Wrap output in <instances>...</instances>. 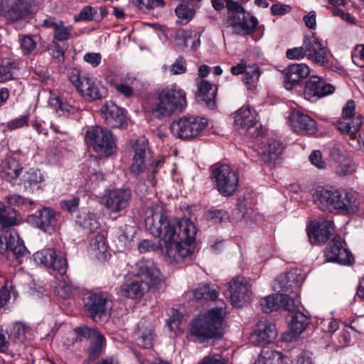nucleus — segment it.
Wrapping results in <instances>:
<instances>
[{
    "label": "nucleus",
    "instance_id": "1",
    "mask_svg": "<svg viewBox=\"0 0 364 364\" xmlns=\"http://www.w3.org/2000/svg\"><path fill=\"white\" fill-rule=\"evenodd\" d=\"M144 223L151 235L164 240L162 251L168 257L178 261L191 255L197 228L190 219H169L161 205H154L147 210Z\"/></svg>",
    "mask_w": 364,
    "mask_h": 364
},
{
    "label": "nucleus",
    "instance_id": "2",
    "mask_svg": "<svg viewBox=\"0 0 364 364\" xmlns=\"http://www.w3.org/2000/svg\"><path fill=\"white\" fill-rule=\"evenodd\" d=\"M134 276L121 285L122 296L138 299L144 295L151 287L159 281L160 272L151 259H142L135 264Z\"/></svg>",
    "mask_w": 364,
    "mask_h": 364
},
{
    "label": "nucleus",
    "instance_id": "3",
    "mask_svg": "<svg viewBox=\"0 0 364 364\" xmlns=\"http://www.w3.org/2000/svg\"><path fill=\"white\" fill-rule=\"evenodd\" d=\"M225 309L213 308L203 315L193 319L190 323L189 334L200 342L213 338H220L223 334Z\"/></svg>",
    "mask_w": 364,
    "mask_h": 364
},
{
    "label": "nucleus",
    "instance_id": "4",
    "mask_svg": "<svg viewBox=\"0 0 364 364\" xmlns=\"http://www.w3.org/2000/svg\"><path fill=\"white\" fill-rule=\"evenodd\" d=\"M186 106V92L183 90L166 87L159 92L152 114L158 119L168 117L181 112Z\"/></svg>",
    "mask_w": 364,
    "mask_h": 364
},
{
    "label": "nucleus",
    "instance_id": "5",
    "mask_svg": "<svg viewBox=\"0 0 364 364\" xmlns=\"http://www.w3.org/2000/svg\"><path fill=\"white\" fill-rule=\"evenodd\" d=\"M36 11L35 0H0V14L8 25L28 22Z\"/></svg>",
    "mask_w": 364,
    "mask_h": 364
},
{
    "label": "nucleus",
    "instance_id": "6",
    "mask_svg": "<svg viewBox=\"0 0 364 364\" xmlns=\"http://www.w3.org/2000/svg\"><path fill=\"white\" fill-rule=\"evenodd\" d=\"M134 155L133 162L130 166V173L137 177L144 173L149 168H151V175L147 178L152 185L154 184V175L156 173V168L161 164V161H151L152 152L149 148L148 140L144 136L138 138L133 144Z\"/></svg>",
    "mask_w": 364,
    "mask_h": 364
},
{
    "label": "nucleus",
    "instance_id": "7",
    "mask_svg": "<svg viewBox=\"0 0 364 364\" xmlns=\"http://www.w3.org/2000/svg\"><path fill=\"white\" fill-rule=\"evenodd\" d=\"M226 8L228 14L227 24L235 28V33L246 36L255 30L257 26V18L247 12L240 3L226 0Z\"/></svg>",
    "mask_w": 364,
    "mask_h": 364
},
{
    "label": "nucleus",
    "instance_id": "8",
    "mask_svg": "<svg viewBox=\"0 0 364 364\" xmlns=\"http://www.w3.org/2000/svg\"><path fill=\"white\" fill-rule=\"evenodd\" d=\"M214 187L225 197L232 196L238 187V176L228 164H216L212 168Z\"/></svg>",
    "mask_w": 364,
    "mask_h": 364
},
{
    "label": "nucleus",
    "instance_id": "9",
    "mask_svg": "<svg viewBox=\"0 0 364 364\" xmlns=\"http://www.w3.org/2000/svg\"><path fill=\"white\" fill-rule=\"evenodd\" d=\"M69 80L81 96L87 101L100 100L107 95L105 87L96 83L89 76L81 75L77 69L73 68L71 70Z\"/></svg>",
    "mask_w": 364,
    "mask_h": 364
},
{
    "label": "nucleus",
    "instance_id": "10",
    "mask_svg": "<svg viewBox=\"0 0 364 364\" xmlns=\"http://www.w3.org/2000/svg\"><path fill=\"white\" fill-rule=\"evenodd\" d=\"M208 120L205 118L193 116H183L171 124L173 134L180 139L195 138L206 127Z\"/></svg>",
    "mask_w": 364,
    "mask_h": 364
},
{
    "label": "nucleus",
    "instance_id": "11",
    "mask_svg": "<svg viewBox=\"0 0 364 364\" xmlns=\"http://www.w3.org/2000/svg\"><path fill=\"white\" fill-rule=\"evenodd\" d=\"M85 141L92 149L100 154H112L115 149L112 133L107 128L94 127L85 134Z\"/></svg>",
    "mask_w": 364,
    "mask_h": 364
},
{
    "label": "nucleus",
    "instance_id": "12",
    "mask_svg": "<svg viewBox=\"0 0 364 364\" xmlns=\"http://www.w3.org/2000/svg\"><path fill=\"white\" fill-rule=\"evenodd\" d=\"M314 201L323 211L333 214L341 212V191L332 186H319L313 195Z\"/></svg>",
    "mask_w": 364,
    "mask_h": 364
},
{
    "label": "nucleus",
    "instance_id": "13",
    "mask_svg": "<svg viewBox=\"0 0 364 364\" xmlns=\"http://www.w3.org/2000/svg\"><path fill=\"white\" fill-rule=\"evenodd\" d=\"M33 259L38 264L53 268L61 276H63L68 269V262L62 252H57L53 248H46L36 252L33 255Z\"/></svg>",
    "mask_w": 364,
    "mask_h": 364
},
{
    "label": "nucleus",
    "instance_id": "14",
    "mask_svg": "<svg viewBox=\"0 0 364 364\" xmlns=\"http://www.w3.org/2000/svg\"><path fill=\"white\" fill-rule=\"evenodd\" d=\"M108 296L104 292H89L85 299V310L95 322L101 321L107 314Z\"/></svg>",
    "mask_w": 364,
    "mask_h": 364
},
{
    "label": "nucleus",
    "instance_id": "15",
    "mask_svg": "<svg viewBox=\"0 0 364 364\" xmlns=\"http://www.w3.org/2000/svg\"><path fill=\"white\" fill-rule=\"evenodd\" d=\"M60 214L50 208H43L28 218L29 223L45 232L51 234L58 225Z\"/></svg>",
    "mask_w": 364,
    "mask_h": 364
},
{
    "label": "nucleus",
    "instance_id": "16",
    "mask_svg": "<svg viewBox=\"0 0 364 364\" xmlns=\"http://www.w3.org/2000/svg\"><path fill=\"white\" fill-rule=\"evenodd\" d=\"M303 45L306 56L309 60L320 65L328 63V52L315 33L311 32L310 35L306 36Z\"/></svg>",
    "mask_w": 364,
    "mask_h": 364
},
{
    "label": "nucleus",
    "instance_id": "17",
    "mask_svg": "<svg viewBox=\"0 0 364 364\" xmlns=\"http://www.w3.org/2000/svg\"><path fill=\"white\" fill-rule=\"evenodd\" d=\"M354 100H349L343 107V134H347L351 139H355L357 132L363 124V117L355 112Z\"/></svg>",
    "mask_w": 364,
    "mask_h": 364
},
{
    "label": "nucleus",
    "instance_id": "18",
    "mask_svg": "<svg viewBox=\"0 0 364 364\" xmlns=\"http://www.w3.org/2000/svg\"><path fill=\"white\" fill-rule=\"evenodd\" d=\"M230 299L232 303L238 307L251 300V287L247 279L243 277H237L233 279L230 283Z\"/></svg>",
    "mask_w": 364,
    "mask_h": 364
},
{
    "label": "nucleus",
    "instance_id": "19",
    "mask_svg": "<svg viewBox=\"0 0 364 364\" xmlns=\"http://www.w3.org/2000/svg\"><path fill=\"white\" fill-rule=\"evenodd\" d=\"M260 306L265 313H270L280 309L292 311L295 308V301L288 294H277L261 299Z\"/></svg>",
    "mask_w": 364,
    "mask_h": 364
},
{
    "label": "nucleus",
    "instance_id": "20",
    "mask_svg": "<svg viewBox=\"0 0 364 364\" xmlns=\"http://www.w3.org/2000/svg\"><path fill=\"white\" fill-rule=\"evenodd\" d=\"M335 87L324 79L313 75L306 81L304 95L309 100L312 97L321 98L333 93Z\"/></svg>",
    "mask_w": 364,
    "mask_h": 364
},
{
    "label": "nucleus",
    "instance_id": "21",
    "mask_svg": "<svg viewBox=\"0 0 364 364\" xmlns=\"http://www.w3.org/2000/svg\"><path fill=\"white\" fill-rule=\"evenodd\" d=\"M289 121L294 132L299 134L312 135L317 132L316 122L298 110H293L291 112Z\"/></svg>",
    "mask_w": 364,
    "mask_h": 364
},
{
    "label": "nucleus",
    "instance_id": "22",
    "mask_svg": "<svg viewBox=\"0 0 364 364\" xmlns=\"http://www.w3.org/2000/svg\"><path fill=\"white\" fill-rule=\"evenodd\" d=\"M131 196L132 192L129 188L112 190L104 196V204L111 211L119 212L127 207Z\"/></svg>",
    "mask_w": 364,
    "mask_h": 364
},
{
    "label": "nucleus",
    "instance_id": "23",
    "mask_svg": "<svg viewBox=\"0 0 364 364\" xmlns=\"http://www.w3.org/2000/svg\"><path fill=\"white\" fill-rule=\"evenodd\" d=\"M334 232L332 220H321L312 224L308 229V236L313 245L326 242Z\"/></svg>",
    "mask_w": 364,
    "mask_h": 364
},
{
    "label": "nucleus",
    "instance_id": "24",
    "mask_svg": "<svg viewBox=\"0 0 364 364\" xmlns=\"http://www.w3.org/2000/svg\"><path fill=\"white\" fill-rule=\"evenodd\" d=\"M101 112L106 124L111 128H120L127 122L124 110L113 102L102 105Z\"/></svg>",
    "mask_w": 364,
    "mask_h": 364
},
{
    "label": "nucleus",
    "instance_id": "25",
    "mask_svg": "<svg viewBox=\"0 0 364 364\" xmlns=\"http://www.w3.org/2000/svg\"><path fill=\"white\" fill-rule=\"evenodd\" d=\"M284 72V86L287 90H291L309 75L310 70L306 64L300 63L288 66Z\"/></svg>",
    "mask_w": 364,
    "mask_h": 364
},
{
    "label": "nucleus",
    "instance_id": "26",
    "mask_svg": "<svg viewBox=\"0 0 364 364\" xmlns=\"http://www.w3.org/2000/svg\"><path fill=\"white\" fill-rule=\"evenodd\" d=\"M197 82L198 91L196 95L197 102L205 105L210 109H213L216 106L217 86L205 80H197Z\"/></svg>",
    "mask_w": 364,
    "mask_h": 364
},
{
    "label": "nucleus",
    "instance_id": "27",
    "mask_svg": "<svg viewBox=\"0 0 364 364\" xmlns=\"http://www.w3.org/2000/svg\"><path fill=\"white\" fill-rule=\"evenodd\" d=\"M277 336V331L274 323L267 320L260 321L255 332L251 335V340L253 343L261 344L270 343Z\"/></svg>",
    "mask_w": 364,
    "mask_h": 364
},
{
    "label": "nucleus",
    "instance_id": "28",
    "mask_svg": "<svg viewBox=\"0 0 364 364\" xmlns=\"http://www.w3.org/2000/svg\"><path fill=\"white\" fill-rule=\"evenodd\" d=\"M136 334L137 343L144 348H150L154 346V333L152 325L146 320L138 323Z\"/></svg>",
    "mask_w": 364,
    "mask_h": 364
},
{
    "label": "nucleus",
    "instance_id": "29",
    "mask_svg": "<svg viewBox=\"0 0 364 364\" xmlns=\"http://www.w3.org/2000/svg\"><path fill=\"white\" fill-rule=\"evenodd\" d=\"M22 171L18 161L11 157L6 158L1 164V177L2 179L13 183Z\"/></svg>",
    "mask_w": 364,
    "mask_h": 364
},
{
    "label": "nucleus",
    "instance_id": "30",
    "mask_svg": "<svg viewBox=\"0 0 364 364\" xmlns=\"http://www.w3.org/2000/svg\"><path fill=\"white\" fill-rule=\"evenodd\" d=\"M257 115L249 107H241L234 113V126L240 132L253 122H256Z\"/></svg>",
    "mask_w": 364,
    "mask_h": 364
},
{
    "label": "nucleus",
    "instance_id": "31",
    "mask_svg": "<svg viewBox=\"0 0 364 364\" xmlns=\"http://www.w3.org/2000/svg\"><path fill=\"white\" fill-rule=\"evenodd\" d=\"M259 149L262 161L269 163L275 161L279 157L282 153L284 147L279 141L270 139L268 140L267 144L261 146Z\"/></svg>",
    "mask_w": 364,
    "mask_h": 364
},
{
    "label": "nucleus",
    "instance_id": "32",
    "mask_svg": "<svg viewBox=\"0 0 364 364\" xmlns=\"http://www.w3.org/2000/svg\"><path fill=\"white\" fill-rule=\"evenodd\" d=\"M360 203V197L356 191H347L343 198V215H351L356 213L359 210Z\"/></svg>",
    "mask_w": 364,
    "mask_h": 364
},
{
    "label": "nucleus",
    "instance_id": "33",
    "mask_svg": "<svg viewBox=\"0 0 364 364\" xmlns=\"http://www.w3.org/2000/svg\"><path fill=\"white\" fill-rule=\"evenodd\" d=\"M291 316L290 329L295 335L301 334L310 323V318L304 313L295 308L292 311H289Z\"/></svg>",
    "mask_w": 364,
    "mask_h": 364
},
{
    "label": "nucleus",
    "instance_id": "34",
    "mask_svg": "<svg viewBox=\"0 0 364 364\" xmlns=\"http://www.w3.org/2000/svg\"><path fill=\"white\" fill-rule=\"evenodd\" d=\"M90 340V346L87 350L88 358L90 360H95L101 355L106 345V339L101 332L97 330L95 336Z\"/></svg>",
    "mask_w": 364,
    "mask_h": 364
},
{
    "label": "nucleus",
    "instance_id": "35",
    "mask_svg": "<svg viewBox=\"0 0 364 364\" xmlns=\"http://www.w3.org/2000/svg\"><path fill=\"white\" fill-rule=\"evenodd\" d=\"M18 218L15 209L6 207L4 203H0V230L12 227L18 223Z\"/></svg>",
    "mask_w": 364,
    "mask_h": 364
},
{
    "label": "nucleus",
    "instance_id": "36",
    "mask_svg": "<svg viewBox=\"0 0 364 364\" xmlns=\"http://www.w3.org/2000/svg\"><path fill=\"white\" fill-rule=\"evenodd\" d=\"M341 250V237L337 234L330 241L327 247L324 250V256L328 262L341 263L340 258Z\"/></svg>",
    "mask_w": 364,
    "mask_h": 364
},
{
    "label": "nucleus",
    "instance_id": "37",
    "mask_svg": "<svg viewBox=\"0 0 364 364\" xmlns=\"http://www.w3.org/2000/svg\"><path fill=\"white\" fill-rule=\"evenodd\" d=\"M76 223L89 232H95L100 227L96 215L90 212H82L77 217Z\"/></svg>",
    "mask_w": 364,
    "mask_h": 364
},
{
    "label": "nucleus",
    "instance_id": "38",
    "mask_svg": "<svg viewBox=\"0 0 364 364\" xmlns=\"http://www.w3.org/2000/svg\"><path fill=\"white\" fill-rule=\"evenodd\" d=\"M90 247L99 259H105L106 258L105 253L107 251V246L105 242V237L103 234L98 233L92 238L90 242Z\"/></svg>",
    "mask_w": 364,
    "mask_h": 364
},
{
    "label": "nucleus",
    "instance_id": "39",
    "mask_svg": "<svg viewBox=\"0 0 364 364\" xmlns=\"http://www.w3.org/2000/svg\"><path fill=\"white\" fill-rule=\"evenodd\" d=\"M193 296L198 299H209L213 300L215 299L218 296V292L215 289L210 287L208 284L202 283L198 287L192 291Z\"/></svg>",
    "mask_w": 364,
    "mask_h": 364
},
{
    "label": "nucleus",
    "instance_id": "40",
    "mask_svg": "<svg viewBox=\"0 0 364 364\" xmlns=\"http://www.w3.org/2000/svg\"><path fill=\"white\" fill-rule=\"evenodd\" d=\"M26 326L22 323L16 322L6 330L8 337L14 343H23L26 339Z\"/></svg>",
    "mask_w": 364,
    "mask_h": 364
},
{
    "label": "nucleus",
    "instance_id": "41",
    "mask_svg": "<svg viewBox=\"0 0 364 364\" xmlns=\"http://www.w3.org/2000/svg\"><path fill=\"white\" fill-rule=\"evenodd\" d=\"M130 223H132V222L130 221ZM136 232L135 226L132 224H124L119 230V240L124 246H128L133 241Z\"/></svg>",
    "mask_w": 364,
    "mask_h": 364
},
{
    "label": "nucleus",
    "instance_id": "42",
    "mask_svg": "<svg viewBox=\"0 0 364 364\" xmlns=\"http://www.w3.org/2000/svg\"><path fill=\"white\" fill-rule=\"evenodd\" d=\"M259 362L262 364H283L284 357L279 352L269 349L262 350Z\"/></svg>",
    "mask_w": 364,
    "mask_h": 364
},
{
    "label": "nucleus",
    "instance_id": "43",
    "mask_svg": "<svg viewBox=\"0 0 364 364\" xmlns=\"http://www.w3.org/2000/svg\"><path fill=\"white\" fill-rule=\"evenodd\" d=\"M241 134L250 139H257L259 138H264L262 126L259 123L258 119H256V122H253L250 124L249 126L246 127V128L241 132Z\"/></svg>",
    "mask_w": 364,
    "mask_h": 364
},
{
    "label": "nucleus",
    "instance_id": "44",
    "mask_svg": "<svg viewBox=\"0 0 364 364\" xmlns=\"http://www.w3.org/2000/svg\"><path fill=\"white\" fill-rule=\"evenodd\" d=\"M75 290V286L69 279L63 278L59 282L57 294L63 299L71 297Z\"/></svg>",
    "mask_w": 364,
    "mask_h": 364
},
{
    "label": "nucleus",
    "instance_id": "45",
    "mask_svg": "<svg viewBox=\"0 0 364 364\" xmlns=\"http://www.w3.org/2000/svg\"><path fill=\"white\" fill-rule=\"evenodd\" d=\"M205 218L208 220L215 223H222L229 219L230 216L227 211L224 210H210L205 213Z\"/></svg>",
    "mask_w": 364,
    "mask_h": 364
},
{
    "label": "nucleus",
    "instance_id": "46",
    "mask_svg": "<svg viewBox=\"0 0 364 364\" xmlns=\"http://www.w3.org/2000/svg\"><path fill=\"white\" fill-rule=\"evenodd\" d=\"M97 331V328H90L85 325H82L75 328L74 329V332L77 336L76 341H81L83 338L90 340L93 337V336H95V333Z\"/></svg>",
    "mask_w": 364,
    "mask_h": 364
},
{
    "label": "nucleus",
    "instance_id": "47",
    "mask_svg": "<svg viewBox=\"0 0 364 364\" xmlns=\"http://www.w3.org/2000/svg\"><path fill=\"white\" fill-rule=\"evenodd\" d=\"M312 166L318 169H325L327 167L326 162L323 159V155L320 150H314L309 156Z\"/></svg>",
    "mask_w": 364,
    "mask_h": 364
},
{
    "label": "nucleus",
    "instance_id": "48",
    "mask_svg": "<svg viewBox=\"0 0 364 364\" xmlns=\"http://www.w3.org/2000/svg\"><path fill=\"white\" fill-rule=\"evenodd\" d=\"M21 48L24 54H30L36 48V43L30 36H19Z\"/></svg>",
    "mask_w": 364,
    "mask_h": 364
},
{
    "label": "nucleus",
    "instance_id": "49",
    "mask_svg": "<svg viewBox=\"0 0 364 364\" xmlns=\"http://www.w3.org/2000/svg\"><path fill=\"white\" fill-rule=\"evenodd\" d=\"M72 27L65 26L63 21L55 31L54 38L60 41L68 40L71 36Z\"/></svg>",
    "mask_w": 364,
    "mask_h": 364
},
{
    "label": "nucleus",
    "instance_id": "50",
    "mask_svg": "<svg viewBox=\"0 0 364 364\" xmlns=\"http://www.w3.org/2000/svg\"><path fill=\"white\" fill-rule=\"evenodd\" d=\"M80 199L77 197L60 201V208L70 213H75L79 208Z\"/></svg>",
    "mask_w": 364,
    "mask_h": 364
},
{
    "label": "nucleus",
    "instance_id": "51",
    "mask_svg": "<svg viewBox=\"0 0 364 364\" xmlns=\"http://www.w3.org/2000/svg\"><path fill=\"white\" fill-rule=\"evenodd\" d=\"M358 332L351 326L346 325L343 328V340L346 346H351L355 341Z\"/></svg>",
    "mask_w": 364,
    "mask_h": 364
},
{
    "label": "nucleus",
    "instance_id": "52",
    "mask_svg": "<svg viewBox=\"0 0 364 364\" xmlns=\"http://www.w3.org/2000/svg\"><path fill=\"white\" fill-rule=\"evenodd\" d=\"M352 60L355 65L360 68L364 67V45L355 47L352 53Z\"/></svg>",
    "mask_w": 364,
    "mask_h": 364
},
{
    "label": "nucleus",
    "instance_id": "53",
    "mask_svg": "<svg viewBox=\"0 0 364 364\" xmlns=\"http://www.w3.org/2000/svg\"><path fill=\"white\" fill-rule=\"evenodd\" d=\"M175 12L178 18L185 20L191 19L195 14L192 9H189L186 5H184L183 4H179L176 8Z\"/></svg>",
    "mask_w": 364,
    "mask_h": 364
},
{
    "label": "nucleus",
    "instance_id": "54",
    "mask_svg": "<svg viewBox=\"0 0 364 364\" xmlns=\"http://www.w3.org/2000/svg\"><path fill=\"white\" fill-rule=\"evenodd\" d=\"M43 178L38 171L31 170L25 176V181L30 186L37 185L41 183Z\"/></svg>",
    "mask_w": 364,
    "mask_h": 364
},
{
    "label": "nucleus",
    "instance_id": "55",
    "mask_svg": "<svg viewBox=\"0 0 364 364\" xmlns=\"http://www.w3.org/2000/svg\"><path fill=\"white\" fill-rule=\"evenodd\" d=\"M170 71L173 75L183 74L186 71V62L182 56H179L171 66Z\"/></svg>",
    "mask_w": 364,
    "mask_h": 364
},
{
    "label": "nucleus",
    "instance_id": "56",
    "mask_svg": "<svg viewBox=\"0 0 364 364\" xmlns=\"http://www.w3.org/2000/svg\"><path fill=\"white\" fill-rule=\"evenodd\" d=\"M97 14V11L93 9L90 6H85L79 13L78 17H75V21L83 20V21H91L93 19L94 16Z\"/></svg>",
    "mask_w": 364,
    "mask_h": 364
},
{
    "label": "nucleus",
    "instance_id": "57",
    "mask_svg": "<svg viewBox=\"0 0 364 364\" xmlns=\"http://www.w3.org/2000/svg\"><path fill=\"white\" fill-rule=\"evenodd\" d=\"M6 201L11 205L21 206L27 203L32 204V201L28 200L21 196L16 194H11L6 196Z\"/></svg>",
    "mask_w": 364,
    "mask_h": 364
},
{
    "label": "nucleus",
    "instance_id": "58",
    "mask_svg": "<svg viewBox=\"0 0 364 364\" xmlns=\"http://www.w3.org/2000/svg\"><path fill=\"white\" fill-rule=\"evenodd\" d=\"M304 45L301 47H296L291 49H288L286 55L289 59H300L306 56V51L304 49Z\"/></svg>",
    "mask_w": 364,
    "mask_h": 364
},
{
    "label": "nucleus",
    "instance_id": "59",
    "mask_svg": "<svg viewBox=\"0 0 364 364\" xmlns=\"http://www.w3.org/2000/svg\"><path fill=\"white\" fill-rule=\"evenodd\" d=\"M291 9L289 5L284 4H273L271 7L272 14L274 16H283L289 13Z\"/></svg>",
    "mask_w": 364,
    "mask_h": 364
},
{
    "label": "nucleus",
    "instance_id": "60",
    "mask_svg": "<svg viewBox=\"0 0 364 364\" xmlns=\"http://www.w3.org/2000/svg\"><path fill=\"white\" fill-rule=\"evenodd\" d=\"M83 59L85 62L96 67L100 64L102 57L98 53H87L85 54Z\"/></svg>",
    "mask_w": 364,
    "mask_h": 364
},
{
    "label": "nucleus",
    "instance_id": "61",
    "mask_svg": "<svg viewBox=\"0 0 364 364\" xmlns=\"http://www.w3.org/2000/svg\"><path fill=\"white\" fill-rule=\"evenodd\" d=\"M28 125V117L26 115L21 116L11 121L8 126L10 129H18Z\"/></svg>",
    "mask_w": 364,
    "mask_h": 364
},
{
    "label": "nucleus",
    "instance_id": "62",
    "mask_svg": "<svg viewBox=\"0 0 364 364\" xmlns=\"http://www.w3.org/2000/svg\"><path fill=\"white\" fill-rule=\"evenodd\" d=\"M156 245L154 242L149 240H142L138 246V249L141 253H145L149 251L154 250Z\"/></svg>",
    "mask_w": 364,
    "mask_h": 364
},
{
    "label": "nucleus",
    "instance_id": "63",
    "mask_svg": "<svg viewBox=\"0 0 364 364\" xmlns=\"http://www.w3.org/2000/svg\"><path fill=\"white\" fill-rule=\"evenodd\" d=\"M298 364H314L312 358V353L308 350L303 351L297 360Z\"/></svg>",
    "mask_w": 364,
    "mask_h": 364
},
{
    "label": "nucleus",
    "instance_id": "64",
    "mask_svg": "<svg viewBox=\"0 0 364 364\" xmlns=\"http://www.w3.org/2000/svg\"><path fill=\"white\" fill-rule=\"evenodd\" d=\"M200 364H226L220 355L205 356Z\"/></svg>",
    "mask_w": 364,
    "mask_h": 364
}]
</instances>
